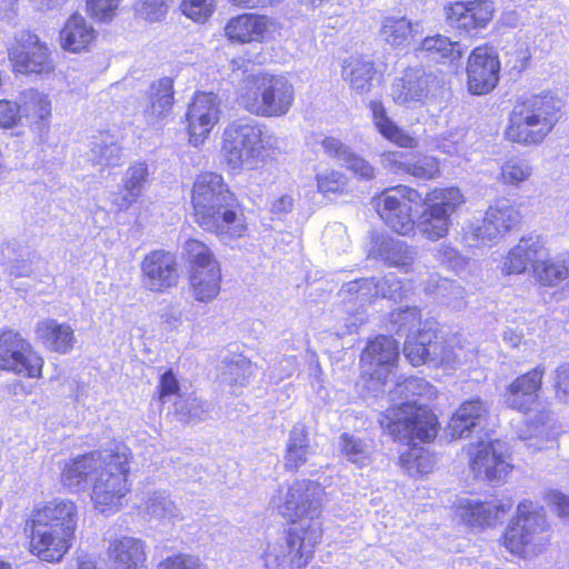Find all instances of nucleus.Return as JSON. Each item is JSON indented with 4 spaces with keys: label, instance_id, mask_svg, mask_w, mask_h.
Returning a JSON list of instances; mask_svg holds the SVG:
<instances>
[{
    "label": "nucleus",
    "instance_id": "nucleus-1",
    "mask_svg": "<svg viewBox=\"0 0 569 569\" xmlns=\"http://www.w3.org/2000/svg\"><path fill=\"white\" fill-rule=\"evenodd\" d=\"M78 521L79 508L71 499L34 503L21 526L27 552L42 562H61L77 540Z\"/></svg>",
    "mask_w": 569,
    "mask_h": 569
},
{
    "label": "nucleus",
    "instance_id": "nucleus-2",
    "mask_svg": "<svg viewBox=\"0 0 569 569\" xmlns=\"http://www.w3.org/2000/svg\"><path fill=\"white\" fill-rule=\"evenodd\" d=\"M190 206L193 222L204 233L227 240L248 233L244 207L220 173L204 171L196 177Z\"/></svg>",
    "mask_w": 569,
    "mask_h": 569
},
{
    "label": "nucleus",
    "instance_id": "nucleus-3",
    "mask_svg": "<svg viewBox=\"0 0 569 569\" xmlns=\"http://www.w3.org/2000/svg\"><path fill=\"white\" fill-rule=\"evenodd\" d=\"M380 427L393 441L409 448L400 456L401 466L412 475H427L432 470V457L419 447L433 443L441 431L436 410L416 400H406L389 407L379 419Z\"/></svg>",
    "mask_w": 569,
    "mask_h": 569
},
{
    "label": "nucleus",
    "instance_id": "nucleus-4",
    "mask_svg": "<svg viewBox=\"0 0 569 569\" xmlns=\"http://www.w3.org/2000/svg\"><path fill=\"white\" fill-rule=\"evenodd\" d=\"M317 488L311 480H296L288 487L283 501L278 506L279 515L289 525L284 537V557L289 569L306 568L321 542V525L313 522L321 513Z\"/></svg>",
    "mask_w": 569,
    "mask_h": 569
},
{
    "label": "nucleus",
    "instance_id": "nucleus-5",
    "mask_svg": "<svg viewBox=\"0 0 569 569\" xmlns=\"http://www.w3.org/2000/svg\"><path fill=\"white\" fill-rule=\"evenodd\" d=\"M561 119L558 99L549 91L518 97L508 114L505 139L523 147L542 143Z\"/></svg>",
    "mask_w": 569,
    "mask_h": 569
},
{
    "label": "nucleus",
    "instance_id": "nucleus-6",
    "mask_svg": "<svg viewBox=\"0 0 569 569\" xmlns=\"http://www.w3.org/2000/svg\"><path fill=\"white\" fill-rule=\"evenodd\" d=\"M506 274H522L529 271L542 287H557L569 279V254L549 257V250L539 236L519 239L503 261Z\"/></svg>",
    "mask_w": 569,
    "mask_h": 569
},
{
    "label": "nucleus",
    "instance_id": "nucleus-7",
    "mask_svg": "<svg viewBox=\"0 0 569 569\" xmlns=\"http://www.w3.org/2000/svg\"><path fill=\"white\" fill-rule=\"evenodd\" d=\"M131 450L116 445L103 458L100 471L91 482V501L102 513L117 512L131 492L129 480Z\"/></svg>",
    "mask_w": 569,
    "mask_h": 569
},
{
    "label": "nucleus",
    "instance_id": "nucleus-8",
    "mask_svg": "<svg viewBox=\"0 0 569 569\" xmlns=\"http://www.w3.org/2000/svg\"><path fill=\"white\" fill-rule=\"evenodd\" d=\"M249 113L263 118L284 117L293 106V84L283 76L269 72L251 74L240 94Z\"/></svg>",
    "mask_w": 569,
    "mask_h": 569
},
{
    "label": "nucleus",
    "instance_id": "nucleus-9",
    "mask_svg": "<svg viewBox=\"0 0 569 569\" xmlns=\"http://www.w3.org/2000/svg\"><path fill=\"white\" fill-rule=\"evenodd\" d=\"M266 149L263 126L253 120L238 119L223 130L221 156L230 171L257 169L264 161Z\"/></svg>",
    "mask_w": 569,
    "mask_h": 569
},
{
    "label": "nucleus",
    "instance_id": "nucleus-10",
    "mask_svg": "<svg viewBox=\"0 0 569 569\" xmlns=\"http://www.w3.org/2000/svg\"><path fill=\"white\" fill-rule=\"evenodd\" d=\"M7 53L14 74L49 78L56 73L53 49L36 30L23 29L17 32Z\"/></svg>",
    "mask_w": 569,
    "mask_h": 569
},
{
    "label": "nucleus",
    "instance_id": "nucleus-11",
    "mask_svg": "<svg viewBox=\"0 0 569 569\" xmlns=\"http://www.w3.org/2000/svg\"><path fill=\"white\" fill-rule=\"evenodd\" d=\"M422 202L417 228L426 239L438 241L449 234L452 216L465 204L466 197L459 187L440 186L429 189Z\"/></svg>",
    "mask_w": 569,
    "mask_h": 569
},
{
    "label": "nucleus",
    "instance_id": "nucleus-12",
    "mask_svg": "<svg viewBox=\"0 0 569 569\" xmlns=\"http://www.w3.org/2000/svg\"><path fill=\"white\" fill-rule=\"evenodd\" d=\"M549 543V526L543 508L525 500L505 533V546L513 555H538Z\"/></svg>",
    "mask_w": 569,
    "mask_h": 569
},
{
    "label": "nucleus",
    "instance_id": "nucleus-13",
    "mask_svg": "<svg viewBox=\"0 0 569 569\" xmlns=\"http://www.w3.org/2000/svg\"><path fill=\"white\" fill-rule=\"evenodd\" d=\"M420 192L407 184H396L376 193L371 203L381 221L399 236H412L417 229L416 208Z\"/></svg>",
    "mask_w": 569,
    "mask_h": 569
},
{
    "label": "nucleus",
    "instance_id": "nucleus-14",
    "mask_svg": "<svg viewBox=\"0 0 569 569\" xmlns=\"http://www.w3.org/2000/svg\"><path fill=\"white\" fill-rule=\"evenodd\" d=\"M221 101L217 93L197 90L189 100L183 122L188 142L202 146L221 118Z\"/></svg>",
    "mask_w": 569,
    "mask_h": 569
},
{
    "label": "nucleus",
    "instance_id": "nucleus-15",
    "mask_svg": "<svg viewBox=\"0 0 569 569\" xmlns=\"http://www.w3.org/2000/svg\"><path fill=\"white\" fill-rule=\"evenodd\" d=\"M143 288L153 293H166L178 287L181 270L177 257L166 249H153L140 262Z\"/></svg>",
    "mask_w": 569,
    "mask_h": 569
},
{
    "label": "nucleus",
    "instance_id": "nucleus-16",
    "mask_svg": "<svg viewBox=\"0 0 569 569\" xmlns=\"http://www.w3.org/2000/svg\"><path fill=\"white\" fill-rule=\"evenodd\" d=\"M222 30L231 44L263 43L271 37L273 21L267 14L241 12L229 18Z\"/></svg>",
    "mask_w": 569,
    "mask_h": 569
},
{
    "label": "nucleus",
    "instance_id": "nucleus-17",
    "mask_svg": "<svg viewBox=\"0 0 569 569\" xmlns=\"http://www.w3.org/2000/svg\"><path fill=\"white\" fill-rule=\"evenodd\" d=\"M468 89L473 94L490 92L498 82V56L493 47H476L467 62Z\"/></svg>",
    "mask_w": 569,
    "mask_h": 569
},
{
    "label": "nucleus",
    "instance_id": "nucleus-18",
    "mask_svg": "<svg viewBox=\"0 0 569 569\" xmlns=\"http://www.w3.org/2000/svg\"><path fill=\"white\" fill-rule=\"evenodd\" d=\"M493 13V3L488 0L452 1L445 7L446 21L463 32L486 28Z\"/></svg>",
    "mask_w": 569,
    "mask_h": 569
},
{
    "label": "nucleus",
    "instance_id": "nucleus-19",
    "mask_svg": "<svg viewBox=\"0 0 569 569\" xmlns=\"http://www.w3.org/2000/svg\"><path fill=\"white\" fill-rule=\"evenodd\" d=\"M100 451L91 450L66 460L60 470L63 487L78 491L87 488L89 481L100 471L102 465Z\"/></svg>",
    "mask_w": 569,
    "mask_h": 569
},
{
    "label": "nucleus",
    "instance_id": "nucleus-20",
    "mask_svg": "<svg viewBox=\"0 0 569 569\" xmlns=\"http://www.w3.org/2000/svg\"><path fill=\"white\" fill-rule=\"evenodd\" d=\"M98 32L80 13L74 12L63 23L59 32V43L63 51L79 54L94 46Z\"/></svg>",
    "mask_w": 569,
    "mask_h": 569
},
{
    "label": "nucleus",
    "instance_id": "nucleus-21",
    "mask_svg": "<svg viewBox=\"0 0 569 569\" xmlns=\"http://www.w3.org/2000/svg\"><path fill=\"white\" fill-rule=\"evenodd\" d=\"M106 553L116 569H147L146 543L139 538L121 536L111 539Z\"/></svg>",
    "mask_w": 569,
    "mask_h": 569
},
{
    "label": "nucleus",
    "instance_id": "nucleus-22",
    "mask_svg": "<svg viewBox=\"0 0 569 569\" xmlns=\"http://www.w3.org/2000/svg\"><path fill=\"white\" fill-rule=\"evenodd\" d=\"M22 119H26L31 131L42 134L48 131L52 118V101L49 94L29 88L20 93Z\"/></svg>",
    "mask_w": 569,
    "mask_h": 569
},
{
    "label": "nucleus",
    "instance_id": "nucleus-23",
    "mask_svg": "<svg viewBox=\"0 0 569 569\" xmlns=\"http://www.w3.org/2000/svg\"><path fill=\"white\" fill-rule=\"evenodd\" d=\"M460 523L472 530H485L493 526L498 507L492 501L458 500L453 507Z\"/></svg>",
    "mask_w": 569,
    "mask_h": 569
},
{
    "label": "nucleus",
    "instance_id": "nucleus-24",
    "mask_svg": "<svg viewBox=\"0 0 569 569\" xmlns=\"http://www.w3.org/2000/svg\"><path fill=\"white\" fill-rule=\"evenodd\" d=\"M144 114L152 121H161L172 114L174 107L173 79L162 77L149 86Z\"/></svg>",
    "mask_w": 569,
    "mask_h": 569
},
{
    "label": "nucleus",
    "instance_id": "nucleus-25",
    "mask_svg": "<svg viewBox=\"0 0 569 569\" xmlns=\"http://www.w3.org/2000/svg\"><path fill=\"white\" fill-rule=\"evenodd\" d=\"M188 287L197 302L210 303L216 300L222 289V268L221 266L187 271Z\"/></svg>",
    "mask_w": 569,
    "mask_h": 569
},
{
    "label": "nucleus",
    "instance_id": "nucleus-26",
    "mask_svg": "<svg viewBox=\"0 0 569 569\" xmlns=\"http://www.w3.org/2000/svg\"><path fill=\"white\" fill-rule=\"evenodd\" d=\"M36 336L44 347L58 353L70 352L76 342L71 326L59 323L54 319L39 321L36 326Z\"/></svg>",
    "mask_w": 569,
    "mask_h": 569
},
{
    "label": "nucleus",
    "instance_id": "nucleus-27",
    "mask_svg": "<svg viewBox=\"0 0 569 569\" xmlns=\"http://www.w3.org/2000/svg\"><path fill=\"white\" fill-rule=\"evenodd\" d=\"M542 375L543 371L540 368H536L516 379L510 385L506 396L508 407L519 411L529 410L530 406L535 402L536 392L541 386Z\"/></svg>",
    "mask_w": 569,
    "mask_h": 569
},
{
    "label": "nucleus",
    "instance_id": "nucleus-28",
    "mask_svg": "<svg viewBox=\"0 0 569 569\" xmlns=\"http://www.w3.org/2000/svg\"><path fill=\"white\" fill-rule=\"evenodd\" d=\"M370 110L376 129L386 140L403 149L418 147V139L410 136L390 119L381 101H371Z\"/></svg>",
    "mask_w": 569,
    "mask_h": 569
},
{
    "label": "nucleus",
    "instance_id": "nucleus-29",
    "mask_svg": "<svg viewBox=\"0 0 569 569\" xmlns=\"http://www.w3.org/2000/svg\"><path fill=\"white\" fill-rule=\"evenodd\" d=\"M488 418V410L478 400L463 402L451 416L448 422V431L451 439L467 436L472 428Z\"/></svg>",
    "mask_w": 569,
    "mask_h": 569
},
{
    "label": "nucleus",
    "instance_id": "nucleus-30",
    "mask_svg": "<svg viewBox=\"0 0 569 569\" xmlns=\"http://www.w3.org/2000/svg\"><path fill=\"white\" fill-rule=\"evenodd\" d=\"M469 467L475 479L490 481L497 476L498 451L495 440H479L472 447Z\"/></svg>",
    "mask_w": 569,
    "mask_h": 569
},
{
    "label": "nucleus",
    "instance_id": "nucleus-31",
    "mask_svg": "<svg viewBox=\"0 0 569 569\" xmlns=\"http://www.w3.org/2000/svg\"><path fill=\"white\" fill-rule=\"evenodd\" d=\"M342 74L353 90L367 93L377 76L376 63L363 56L351 57L345 61Z\"/></svg>",
    "mask_w": 569,
    "mask_h": 569
},
{
    "label": "nucleus",
    "instance_id": "nucleus-32",
    "mask_svg": "<svg viewBox=\"0 0 569 569\" xmlns=\"http://www.w3.org/2000/svg\"><path fill=\"white\" fill-rule=\"evenodd\" d=\"M379 33L382 40L390 47L406 48L416 38L415 23L406 17H385L381 21Z\"/></svg>",
    "mask_w": 569,
    "mask_h": 569
},
{
    "label": "nucleus",
    "instance_id": "nucleus-33",
    "mask_svg": "<svg viewBox=\"0 0 569 569\" xmlns=\"http://www.w3.org/2000/svg\"><path fill=\"white\" fill-rule=\"evenodd\" d=\"M182 258L187 271H197L221 266L211 247L198 238H188L182 246Z\"/></svg>",
    "mask_w": 569,
    "mask_h": 569
},
{
    "label": "nucleus",
    "instance_id": "nucleus-34",
    "mask_svg": "<svg viewBox=\"0 0 569 569\" xmlns=\"http://www.w3.org/2000/svg\"><path fill=\"white\" fill-rule=\"evenodd\" d=\"M415 51L417 56L436 62L451 61L461 57L458 42L451 41L448 37L439 33L423 38Z\"/></svg>",
    "mask_w": 569,
    "mask_h": 569
},
{
    "label": "nucleus",
    "instance_id": "nucleus-35",
    "mask_svg": "<svg viewBox=\"0 0 569 569\" xmlns=\"http://www.w3.org/2000/svg\"><path fill=\"white\" fill-rule=\"evenodd\" d=\"M309 435L303 426H295L290 431L284 453V469L296 473L308 461Z\"/></svg>",
    "mask_w": 569,
    "mask_h": 569
},
{
    "label": "nucleus",
    "instance_id": "nucleus-36",
    "mask_svg": "<svg viewBox=\"0 0 569 569\" xmlns=\"http://www.w3.org/2000/svg\"><path fill=\"white\" fill-rule=\"evenodd\" d=\"M317 190L326 198H337L349 193L348 177L337 170H327L315 177Z\"/></svg>",
    "mask_w": 569,
    "mask_h": 569
},
{
    "label": "nucleus",
    "instance_id": "nucleus-37",
    "mask_svg": "<svg viewBox=\"0 0 569 569\" xmlns=\"http://www.w3.org/2000/svg\"><path fill=\"white\" fill-rule=\"evenodd\" d=\"M148 177V168L144 163H136L128 169V177L123 182V189L127 194L123 196L118 204L121 210H127L137 201L141 194V189Z\"/></svg>",
    "mask_w": 569,
    "mask_h": 569
},
{
    "label": "nucleus",
    "instance_id": "nucleus-38",
    "mask_svg": "<svg viewBox=\"0 0 569 569\" xmlns=\"http://www.w3.org/2000/svg\"><path fill=\"white\" fill-rule=\"evenodd\" d=\"M428 83L421 77L405 76L399 79L396 89V101L399 103H408L421 101L427 98Z\"/></svg>",
    "mask_w": 569,
    "mask_h": 569
},
{
    "label": "nucleus",
    "instance_id": "nucleus-39",
    "mask_svg": "<svg viewBox=\"0 0 569 569\" xmlns=\"http://www.w3.org/2000/svg\"><path fill=\"white\" fill-rule=\"evenodd\" d=\"M0 369L24 378H36L41 375L42 358H0Z\"/></svg>",
    "mask_w": 569,
    "mask_h": 569
},
{
    "label": "nucleus",
    "instance_id": "nucleus-40",
    "mask_svg": "<svg viewBox=\"0 0 569 569\" xmlns=\"http://www.w3.org/2000/svg\"><path fill=\"white\" fill-rule=\"evenodd\" d=\"M181 13L197 23L207 22L217 9V0H181Z\"/></svg>",
    "mask_w": 569,
    "mask_h": 569
},
{
    "label": "nucleus",
    "instance_id": "nucleus-41",
    "mask_svg": "<svg viewBox=\"0 0 569 569\" xmlns=\"http://www.w3.org/2000/svg\"><path fill=\"white\" fill-rule=\"evenodd\" d=\"M532 168L522 158H510L500 168V176L505 183L518 186L529 179Z\"/></svg>",
    "mask_w": 569,
    "mask_h": 569
},
{
    "label": "nucleus",
    "instance_id": "nucleus-42",
    "mask_svg": "<svg viewBox=\"0 0 569 569\" xmlns=\"http://www.w3.org/2000/svg\"><path fill=\"white\" fill-rule=\"evenodd\" d=\"M398 168L420 180H436L441 174L439 161L433 157H423L415 163H403Z\"/></svg>",
    "mask_w": 569,
    "mask_h": 569
},
{
    "label": "nucleus",
    "instance_id": "nucleus-43",
    "mask_svg": "<svg viewBox=\"0 0 569 569\" xmlns=\"http://www.w3.org/2000/svg\"><path fill=\"white\" fill-rule=\"evenodd\" d=\"M362 356H399V342L391 335H377L369 339Z\"/></svg>",
    "mask_w": 569,
    "mask_h": 569
},
{
    "label": "nucleus",
    "instance_id": "nucleus-44",
    "mask_svg": "<svg viewBox=\"0 0 569 569\" xmlns=\"http://www.w3.org/2000/svg\"><path fill=\"white\" fill-rule=\"evenodd\" d=\"M121 0H86V11L96 21L107 22L116 16Z\"/></svg>",
    "mask_w": 569,
    "mask_h": 569
},
{
    "label": "nucleus",
    "instance_id": "nucleus-45",
    "mask_svg": "<svg viewBox=\"0 0 569 569\" xmlns=\"http://www.w3.org/2000/svg\"><path fill=\"white\" fill-rule=\"evenodd\" d=\"M156 569H204V565L196 555L177 552L160 560Z\"/></svg>",
    "mask_w": 569,
    "mask_h": 569
},
{
    "label": "nucleus",
    "instance_id": "nucleus-46",
    "mask_svg": "<svg viewBox=\"0 0 569 569\" xmlns=\"http://www.w3.org/2000/svg\"><path fill=\"white\" fill-rule=\"evenodd\" d=\"M30 351V345L20 333L7 330L0 335V356H24Z\"/></svg>",
    "mask_w": 569,
    "mask_h": 569
},
{
    "label": "nucleus",
    "instance_id": "nucleus-47",
    "mask_svg": "<svg viewBox=\"0 0 569 569\" xmlns=\"http://www.w3.org/2000/svg\"><path fill=\"white\" fill-rule=\"evenodd\" d=\"M181 387L172 369H167L159 377L154 397L160 406H163L171 397L180 396Z\"/></svg>",
    "mask_w": 569,
    "mask_h": 569
},
{
    "label": "nucleus",
    "instance_id": "nucleus-48",
    "mask_svg": "<svg viewBox=\"0 0 569 569\" xmlns=\"http://www.w3.org/2000/svg\"><path fill=\"white\" fill-rule=\"evenodd\" d=\"M20 100L0 99V128L12 130L22 124V111Z\"/></svg>",
    "mask_w": 569,
    "mask_h": 569
},
{
    "label": "nucleus",
    "instance_id": "nucleus-49",
    "mask_svg": "<svg viewBox=\"0 0 569 569\" xmlns=\"http://www.w3.org/2000/svg\"><path fill=\"white\" fill-rule=\"evenodd\" d=\"M399 397L403 398H422L423 396L435 395L433 388L430 383L422 379L410 377L403 382L397 385Z\"/></svg>",
    "mask_w": 569,
    "mask_h": 569
},
{
    "label": "nucleus",
    "instance_id": "nucleus-50",
    "mask_svg": "<svg viewBox=\"0 0 569 569\" xmlns=\"http://www.w3.org/2000/svg\"><path fill=\"white\" fill-rule=\"evenodd\" d=\"M346 168L356 177L362 180H372L375 178V168L362 157L352 152L345 156Z\"/></svg>",
    "mask_w": 569,
    "mask_h": 569
},
{
    "label": "nucleus",
    "instance_id": "nucleus-51",
    "mask_svg": "<svg viewBox=\"0 0 569 569\" xmlns=\"http://www.w3.org/2000/svg\"><path fill=\"white\" fill-rule=\"evenodd\" d=\"M138 11L150 22L160 21L168 12L167 0H140Z\"/></svg>",
    "mask_w": 569,
    "mask_h": 569
},
{
    "label": "nucleus",
    "instance_id": "nucleus-52",
    "mask_svg": "<svg viewBox=\"0 0 569 569\" xmlns=\"http://www.w3.org/2000/svg\"><path fill=\"white\" fill-rule=\"evenodd\" d=\"M341 452L349 458L352 462H360L363 456V445L361 440L356 439L353 436L343 433L341 436Z\"/></svg>",
    "mask_w": 569,
    "mask_h": 569
},
{
    "label": "nucleus",
    "instance_id": "nucleus-53",
    "mask_svg": "<svg viewBox=\"0 0 569 569\" xmlns=\"http://www.w3.org/2000/svg\"><path fill=\"white\" fill-rule=\"evenodd\" d=\"M556 398L561 402L569 400V363L558 367L553 385Z\"/></svg>",
    "mask_w": 569,
    "mask_h": 569
},
{
    "label": "nucleus",
    "instance_id": "nucleus-54",
    "mask_svg": "<svg viewBox=\"0 0 569 569\" xmlns=\"http://www.w3.org/2000/svg\"><path fill=\"white\" fill-rule=\"evenodd\" d=\"M321 146L325 152L331 158H341L345 160V156L350 152V150L335 137H326L321 141Z\"/></svg>",
    "mask_w": 569,
    "mask_h": 569
},
{
    "label": "nucleus",
    "instance_id": "nucleus-55",
    "mask_svg": "<svg viewBox=\"0 0 569 569\" xmlns=\"http://www.w3.org/2000/svg\"><path fill=\"white\" fill-rule=\"evenodd\" d=\"M293 208V199L288 194H282L270 202L269 211L271 214L280 217L289 213Z\"/></svg>",
    "mask_w": 569,
    "mask_h": 569
},
{
    "label": "nucleus",
    "instance_id": "nucleus-56",
    "mask_svg": "<svg viewBox=\"0 0 569 569\" xmlns=\"http://www.w3.org/2000/svg\"><path fill=\"white\" fill-rule=\"evenodd\" d=\"M550 501L556 506L558 516L569 520V497L559 491H555L550 495Z\"/></svg>",
    "mask_w": 569,
    "mask_h": 569
},
{
    "label": "nucleus",
    "instance_id": "nucleus-57",
    "mask_svg": "<svg viewBox=\"0 0 569 569\" xmlns=\"http://www.w3.org/2000/svg\"><path fill=\"white\" fill-rule=\"evenodd\" d=\"M520 212L512 208L500 209V221L502 222L506 231L512 230L520 223Z\"/></svg>",
    "mask_w": 569,
    "mask_h": 569
},
{
    "label": "nucleus",
    "instance_id": "nucleus-58",
    "mask_svg": "<svg viewBox=\"0 0 569 569\" xmlns=\"http://www.w3.org/2000/svg\"><path fill=\"white\" fill-rule=\"evenodd\" d=\"M232 6L240 9H256L259 7H263L267 2L271 0H228Z\"/></svg>",
    "mask_w": 569,
    "mask_h": 569
},
{
    "label": "nucleus",
    "instance_id": "nucleus-59",
    "mask_svg": "<svg viewBox=\"0 0 569 569\" xmlns=\"http://www.w3.org/2000/svg\"><path fill=\"white\" fill-rule=\"evenodd\" d=\"M505 340L510 341L512 346H518L521 341V336L510 332L505 335Z\"/></svg>",
    "mask_w": 569,
    "mask_h": 569
},
{
    "label": "nucleus",
    "instance_id": "nucleus-60",
    "mask_svg": "<svg viewBox=\"0 0 569 569\" xmlns=\"http://www.w3.org/2000/svg\"><path fill=\"white\" fill-rule=\"evenodd\" d=\"M530 61H531V56H530V53L525 52V54H523V57H522V59H521V67H520V70L526 69V68L529 66Z\"/></svg>",
    "mask_w": 569,
    "mask_h": 569
},
{
    "label": "nucleus",
    "instance_id": "nucleus-61",
    "mask_svg": "<svg viewBox=\"0 0 569 569\" xmlns=\"http://www.w3.org/2000/svg\"><path fill=\"white\" fill-rule=\"evenodd\" d=\"M301 2H303L308 6H311V7H317V6L321 4L323 2V0H301Z\"/></svg>",
    "mask_w": 569,
    "mask_h": 569
},
{
    "label": "nucleus",
    "instance_id": "nucleus-62",
    "mask_svg": "<svg viewBox=\"0 0 569 569\" xmlns=\"http://www.w3.org/2000/svg\"><path fill=\"white\" fill-rule=\"evenodd\" d=\"M241 63H243V59H241V58L233 59L231 61L232 70L234 71L236 68H240Z\"/></svg>",
    "mask_w": 569,
    "mask_h": 569
},
{
    "label": "nucleus",
    "instance_id": "nucleus-63",
    "mask_svg": "<svg viewBox=\"0 0 569 569\" xmlns=\"http://www.w3.org/2000/svg\"><path fill=\"white\" fill-rule=\"evenodd\" d=\"M0 569H13L11 562L0 559Z\"/></svg>",
    "mask_w": 569,
    "mask_h": 569
},
{
    "label": "nucleus",
    "instance_id": "nucleus-64",
    "mask_svg": "<svg viewBox=\"0 0 569 569\" xmlns=\"http://www.w3.org/2000/svg\"><path fill=\"white\" fill-rule=\"evenodd\" d=\"M426 358H417V361L412 362L413 366L420 365L421 361H423Z\"/></svg>",
    "mask_w": 569,
    "mask_h": 569
}]
</instances>
